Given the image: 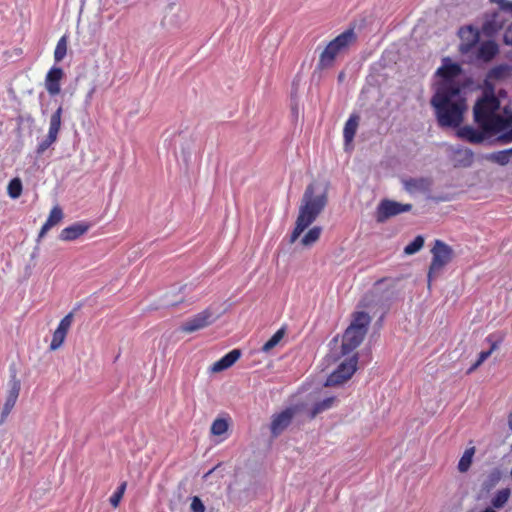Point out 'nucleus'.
<instances>
[{
  "instance_id": "nucleus-1",
  "label": "nucleus",
  "mask_w": 512,
  "mask_h": 512,
  "mask_svg": "<svg viewBox=\"0 0 512 512\" xmlns=\"http://www.w3.org/2000/svg\"><path fill=\"white\" fill-rule=\"evenodd\" d=\"M474 122L490 136L498 135L502 144L512 142V111L501 107L499 97L491 81L484 80L482 95L473 107Z\"/></svg>"
},
{
  "instance_id": "nucleus-2",
  "label": "nucleus",
  "mask_w": 512,
  "mask_h": 512,
  "mask_svg": "<svg viewBox=\"0 0 512 512\" xmlns=\"http://www.w3.org/2000/svg\"><path fill=\"white\" fill-rule=\"evenodd\" d=\"M431 105L435 108L437 121L441 127H457L462 122L466 106L461 92L459 94L446 91L435 92Z\"/></svg>"
},
{
  "instance_id": "nucleus-3",
  "label": "nucleus",
  "mask_w": 512,
  "mask_h": 512,
  "mask_svg": "<svg viewBox=\"0 0 512 512\" xmlns=\"http://www.w3.org/2000/svg\"><path fill=\"white\" fill-rule=\"evenodd\" d=\"M327 204L326 193L315 195L314 184L307 186L299 207L295 227L290 236V243H294L299 236L317 219Z\"/></svg>"
},
{
  "instance_id": "nucleus-4",
  "label": "nucleus",
  "mask_w": 512,
  "mask_h": 512,
  "mask_svg": "<svg viewBox=\"0 0 512 512\" xmlns=\"http://www.w3.org/2000/svg\"><path fill=\"white\" fill-rule=\"evenodd\" d=\"M370 322L371 317L364 311H358L353 314V319L343 335L341 345L343 355L349 354L362 343Z\"/></svg>"
},
{
  "instance_id": "nucleus-5",
  "label": "nucleus",
  "mask_w": 512,
  "mask_h": 512,
  "mask_svg": "<svg viewBox=\"0 0 512 512\" xmlns=\"http://www.w3.org/2000/svg\"><path fill=\"white\" fill-rule=\"evenodd\" d=\"M461 73L462 68L458 63H453L449 57L443 58L442 65L436 71V75L442 79L436 88V92L446 91L459 94L461 92L460 85L455 79Z\"/></svg>"
},
{
  "instance_id": "nucleus-6",
  "label": "nucleus",
  "mask_w": 512,
  "mask_h": 512,
  "mask_svg": "<svg viewBox=\"0 0 512 512\" xmlns=\"http://www.w3.org/2000/svg\"><path fill=\"white\" fill-rule=\"evenodd\" d=\"M355 34L352 29L346 30L328 43L320 54L318 68L325 69L332 66L336 56L345 49L353 40Z\"/></svg>"
},
{
  "instance_id": "nucleus-7",
  "label": "nucleus",
  "mask_w": 512,
  "mask_h": 512,
  "mask_svg": "<svg viewBox=\"0 0 512 512\" xmlns=\"http://www.w3.org/2000/svg\"><path fill=\"white\" fill-rule=\"evenodd\" d=\"M431 254L432 260L428 271L429 285L431 281L441 273L443 268L452 261L454 252L448 244L442 240L437 239L435 240L434 246L431 249Z\"/></svg>"
},
{
  "instance_id": "nucleus-8",
  "label": "nucleus",
  "mask_w": 512,
  "mask_h": 512,
  "mask_svg": "<svg viewBox=\"0 0 512 512\" xmlns=\"http://www.w3.org/2000/svg\"><path fill=\"white\" fill-rule=\"evenodd\" d=\"M63 108L60 105L56 111L51 115L49 120V129L48 133L44 139H42L37 147L36 153L37 155H42L48 148H50L58 139V133L61 128V118H62Z\"/></svg>"
},
{
  "instance_id": "nucleus-9",
  "label": "nucleus",
  "mask_w": 512,
  "mask_h": 512,
  "mask_svg": "<svg viewBox=\"0 0 512 512\" xmlns=\"http://www.w3.org/2000/svg\"><path fill=\"white\" fill-rule=\"evenodd\" d=\"M357 369V357L353 356L350 359L342 362L337 369L332 372L326 382L325 386H336L349 380Z\"/></svg>"
},
{
  "instance_id": "nucleus-10",
  "label": "nucleus",
  "mask_w": 512,
  "mask_h": 512,
  "mask_svg": "<svg viewBox=\"0 0 512 512\" xmlns=\"http://www.w3.org/2000/svg\"><path fill=\"white\" fill-rule=\"evenodd\" d=\"M412 209L411 204H401L392 200H382L376 209V221L379 223L385 222L387 219L408 212Z\"/></svg>"
},
{
  "instance_id": "nucleus-11",
  "label": "nucleus",
  "mask_w": 512,
  "mask_h": 512,
  "mask_svg": "<svg viewBox=\"0 0 512 512\" xmlns=\"http://www.w3.org/2000/svg\"><path fill=\"white\" fill-rule=\"evenodd\" d=\"M215 321L213 313L210 309H205L193 317L187 319L180 326V330L186 333H192L201 330Z\"/></svg>"
},
{
  "instance_id": "nucleus-12",
  "label": "nucleus",
  "mask_w": 512,
  "mask_h": 512,
  "mask_svg": "<svg viewBox=\"0 0 512 512\" xmlns=\"http://www.w3.org/2000/svg\"><path fill=\"white\" fill-rule=\"evenodd\" d=\"M458 35L461 39L459 51L462 54H468L471 52L479 42V30L472 25L461 27L458 31Z\"/></svg>"
},
{
  "instance_id": "nucleus-13",
  "label": "nucleus",
  "mask_w": 512,
  "mask_h": 512,
  "mask_svg": "<svg viewBox=\"0 0 512 512\" xmlns=\"http://www.w3.org/2000/svg\"><path fill=\"white\" fill-rule=\"evenodd\" d=\"M505 19L501 11L486 12L482 24V32L486 36H493L504 26Z\"/></svg>"
},
{
  "instance_id": "nucleus-14",
  "label": "nucleus",
  "mask_w": 512,
  "mask_h": 512,
  "mask_svg": "<svg viewBox=\"0 0 512 512\" xmlns=\"http://www.w3.org/2000/svg\"><path fill=\"white\" fill-rule=\"evenodd\" d=\"M295 408L289 407L272 417L270 429L273 436L280 435L291 423Z\"/></svg>"
},
{
  "instance_id": "nucleus-15",
  "label": "nucleus",
  "mask_w": 512,
  "mask_h": 512,
  "mask_svg": "<svg viewBox=\"0 0 512 512\" xmlns=\"http://www.w3.org/2000/svg\"><path fill=\"white\" fill-rule=\"evenodd\" d=\"M73 321V314L69 313L61 319L58 327L53 333L52 340L50 343L51 350H57L60 348L66 338L67 332L70 329Z\"/></svg>"
},
{
  "instance_id": "nucleus-16",
  "label": "nucleus",
  "mask_w": 512,
  "mask_h": 512,
  "mask_svg": "<svg viewBox=\"0 0 512 512\" xmlns=\"http://www.w3.org/2000/svg\"><path fill=\"white\" fill-rule=\"evenodd\" d=\"M10 382L11 387L2 409L0 424H2L6 420L7 416L10 414L13 407L15 406L21 388L20 381L16 379L15 374L12 376Z\"/></svg>"
},
{
  "instance_id": "nucleus-17",
  "label": "nucleus",
  "mask_w": 512,
  "mask_h": 512,
  "mask_svg": "<svg viewBox=\"0 0 512 512\" xmlns=\"http://www.w3.org/2000/svg\"><path fill=\"white\" fill-rule=\"evenodd\" d=\"M64 76L63 69L53 66L46 74L45 88L51 96L58 95L61 91L60 82Z\"/></svg>"
},
{
  "instance_id": "nucleus-18",
  "label": "nucleus",
  "mask_w": 512,
  "mask_h": 512,
  "mask_svg": "<svg viewBox=\"0 0 512 512\" xmlns=\"http://www.w3.org/2000/svg\"><path fill=\"white\" fill-rule=\"evenodd\" d=\"M457 135L458 137L472 144H481L484 142L487 136H490L488 132L482 130L481 128L477 129L469 125L461 127L457 131Z\"/></svg>"
},
{
  "instance_id": "nucleus-19",
  "label": "nucleus",
  "mask_w": 512,
  "mask_h": 512,
  "mask_svg": "<svg viewBox=\"0 0 512 512\" xmlns=\"http://www.w3.org/2000/svg\"><path fill=\"white\" fill-rule=\"evenodd\" d=\"M452 161L455 167H470L474 161V153L469 148L457 147L452 150Z\"/></svg>"
},
{
  "instance_id": "nucleus-20",
  "label": "nucleus",
  "mask_w": 512,
  "mask_h": 512,
  "mask_svg": "<svg viewBox=\"0 0 512 512\" xmlns=\"http://www.w3.org/2000/svg\"><path fill=\"white\" fill-rule=\"evenodd\" d=\"M499 53V47L493 40L484 41L477 49L476 58L482 62H490Z\"/></svg>"
},
{
  "instance_id": "nucleus-21",
  "label": "nucleus",
  "mask_w": 512,
  "mask_h": 512,
  "mask_svg": "<svg viewBox=\"0 0 512 512\" xmlns=\"http://www.w3.org/2000/svg\"><path fill=\"white\" fill-rule=\"evenodd\" d=\"M89 226L82 222L74 223L66 228H64L60 235L59 239L62 241H73L85 234L88 231Z\"/></svg>"
},
{
  "instance_id": "nucleus-22",
  "label": "nucleus",
  "mask_w": 512,
  "mask_h": 512,
  "mask_svg": "<svg viewBox=\"0 0 512 512\" xmlns=\"http://www.w3.org/2000/svg\"><path fill=\"white\" fill-rule=\"evenodd\" d=\"M240 356L241 351L239 349L231 350L212 365L211 371L221 372L228 369L240 358Z\"/></svg>"
},
{
  "instance_id": "nucleus-23",
  "label": "nucleus",
  "mask_w": 512,
  "mask_h": 512,
  "mask_svg": "<svg viewBox=\"0 0 512 512\" xmlns=\"http://www.w3.org/2000/svg\"><path fill=\"white\" fill-rule=\"evenodd\" d=\"M63 218V211L59 206H55L51 209L49 216L43 226L41 227V230L39 232L38 237L42 238L44 235L55 225H57Z\"/></svg>"
},
{
  "instance_id": "nucleus-24",
  "label": "nucleus",
  "mask_w": 512,
  "mask_h": 512,
  "mask_svg": "<svg viewBox=\"0 0 512 512\" xmlns=\"http://www.w3.org/2000/svg\"><path fill=\"white\" fill-rule=\"evenodd\" d=\"M358 123H359V116H357L355 114L350 115V117L346 121V123L344 125V129H343V137H344L345 145H348L353 141L356 131H357Z\"/></svg>"
},
{
  "instance_id": "nucleus-25",
  "label": "nucleus",
  "mask_w": 512,
  "mask_h": 512,
  "mask_svg": "<svg viewBox=\"0 0 512 512\" xmlns=\"http://www.w3.org/2000/svg\"><path fill=\"white\" fill-rule=\"evenodd\" d=\"M405 188L410 193L427 192L431 182L426 178H410L405 181Z\"/></svg>"
},
{
  "instance_id": "nucleus-26",
  "label": "nucleus",
  "mask_w": 512,
  "mask_h": 512,
  "mask_svg": "<svg viewBox=\"0 0 512 512\" xmlns=\"http://www.w3.org/2000/svg\"><path fill=\"white\" fill-rule=\"evenodd\" d=\"M502 478V471L500 468H494L492 469L481 485V492L482 493H489L501 480Z\"/></svg>"
},
{
  "instance_id": "nucleus-27",
  "label": "nucleus",
  "mask_w": 512,
  "mask_h": 512,
  "mask_svg": "<svg viewBox=\"0 0 512 512\" xmlns=\"http://www.w3.org/2000/svg\"><path fill=\"white\" fill-rule=\"evenodd\" d=\"M484 158L500 166H505L511 161L512 148L486 154Z\"/></svg>"
},
{
  "instance_id": "nucleus-28",
  "label": "nucleus",
  "mask_w": 512,
  "mask_h": 512,
  "mask_svg": "<svg viewBox=\"0 0 512 512\" xmlns=\"http://www.w3.org/2000/svg\"><path fill=\"white\" fill-rule=\"evenodd\" d=\"M335 402H336V397H334V396L327 397L319 402H316L313 405L312 409L310 410L309 417L311 419H313L318 414H320L326 410H329L330 408H332L334 406Z\"/></svg>"
},
{
  "instance_id": "nucleus-29",
  "label": "nucleus",
  "mask_w": 512,
  "mask_h": 512,
  "mask_svg": "<svg viewBox=\"0 0 512 512\" xmlns=\"http://www.w3.org/2000/svg\"><path fill=\"white\" fill-rule=\"evenodd\" d=\"M511 71V67L508 64H500L493 68H491L487 73V78L485 80L490 81L494 80H502L509 76Z\"/></svg>"
},
{
  "instance_id": "nucleus-30",
  "label": "nucleus",
  "mask_w": 512,
  "mask_h": 512,
  "mask_svg": "<svg viewBox=\"0 0 512 512\" xmlns=\"http://www.w3.org/2000/svg\"><path fill=\"white\" fill-rule=\"evenodd\" d=\"M321 232V227L314 226L313 228L309 229L308 232L302 237L301 244L305 247L312 246L320 238Z\"/></svg>"
},
{
  "instance_id": "nucleus-31",
  "label": "nucleus",
  "mask_w": 512,
  "mask_h": 512,
  "mask_svg": "<svg viewBox=\"0 0 512 512\" xmlns=\"http://www.w3.org/2000/svg\"><path fill=\"white\" fill-rule=\"evenodd\" d=\"M511 491L509 488H504L495 494V496L492 498L491 503L494 508H501L503 507L506 502L508 501L510 497Z\"/></svg>"
},
{
  "instance_id": "nucleus-32",
  "label": "nucleus",
  "mask_w": 512,
  "mask_h": 512,
  "mask_svg": "<svg viewBox=\"0 0 512 512\" xmlns=\"http://www.w3.org/2000/svg\"><path fill=\"white\" fill-rule=\"evenodd\" d=\"M22 189V181L20 178L16 177L10 180L7 187V193L12 199H17L21 196Z\"/></svg>"
},
{
  "instance_id": "nucleus-33",
  "label": "nucleus",
  "mask_w": 512,
  "mask_h": 512,
  "mask_svg": "<svg viewBox=\"0 0 512 512\" xmlns=\"http://www.w3.org/2000/svg\"><path fill=\"white\" fill-rule=\"evenodd\" d=\"M66 53H67V37L62 36L58 40L55 50H54L55 62H57V63L61 62L64 59V57L66 56Z\"/></svg>"
},
{
  "instance_id": "nucleus-34",
  "label": "nucleus",
  "mask_w": 512,
  "mask_h": 512,
  "mask_svg": "<svg viewBox=\"0 0 512 512\" xmlns=\"http://www.w3.org/2000/svg\"><path fill=\"white\" fill-rule=\"evenodd\" d=\"M285 333L284 328H280L278 331L274 333V335L266 342L261 348L262 352H269L271 349H273L283 338Z\"/></svg>"
},
{
  "instance_id": "nucleus-35",
  "label": "nucleus",
  "mask_w": 512,
  "mask_h": 512,
  "mask_svg": "<svg viewBox=\"0 0 512 512\" xmlns=\"http://www.w3.org/2000/svg\"><path fill=\"white\" fill-rule=\"evenodd\" d=\"M474 455V448L467 449L458 462V470L460 472H466L472 463Z\"/></svg>"
},
{
  "instance_id": "nucleus-36",
  "label": "nucleus",
  "mask_w": 512,
  "mask_h": 512,
  "mask_svg": "<svg viewBox=\"0 0 512 512\" xmlns=\"http://www.w3.org/2000/svg\"><path fill=\"white\" fill-rule=\"evenodd\" d=\"M424 245V238L421 235H418L414 238V240L409 243L404 248V254L406 255H413L417 253Z\"/></svg>"
},
{
  "instance_id": "nucleus-37",
  "label": "nucleus",
  "mask_w": 512,
  "mask_h": 512,
  "mask_svg": "<svg viewBox=\"0 0 512 512\" xmlns=\"http://www.w3.org/2000/svg\"><path fill=\"white\" fill-rule=\"evenodd\" d=\"M228 430V422L225 419L217 418L211 425V433L216 436L224 434Z\"/></svg>"
},
{
  "instance_id": "nucleus-38",
  "label": "nucleus",
  "mask_w": 512,
  "mask_h": 512,
  "mask_svg": "<svg viewBox=\"0 0 512 512\" xmlns=\"http://www.w3.org/2000/svg\"><path fill=\"white\" fill-rule=\"evenodd\" d=\"M126 487H127V483H126V482H122V483L118 486L117 490H116V491L113 493V495L110 497L109 502H110V504H111L114 508H116V507L119 505V503H120V501H121V499H122V497H123V495H124V492H125V490H126Z\"/></svg>"
},
{
  "instance_id": "nucleus-39",
  "label": "nucleus",
  "mask_w": 512,
  "mask_h": 512,
  "mask_svg": "<svg viewBox=\"0 0 512 512\" xmlns=\"http://www.w3.org/2000/svg\"><path fill=\"white\" fill-rule=\"evenodd\" d=\"M496 348V344H492L491 348L487 351H481L478 355L477 361L469 368L468 373H471L476 368H478L493 352V350Z\"/></svg>"
},
{
  "instance_id": "nucleus-40",
  "label": "nucleus",
  "mask_w": 512,
  "mask_h": 512,
  "mask_svg": "<svg viewBox=\"0 0 512 512\" xmlns=\"http://www.w3.org/2000/svg\"><path fill=\"white\" fill-rule=\"evenodd\" d=\"M190 509L191 512H205V505L198 496H193L191 498Z\"/></svg>"
},
{
  "instance_id": "nucleus-41",
  "label": "nucleus",
  "mask_w": 512,
  "mask_h": 512,
  "mask_svg": "<svg viewBox=\"0 0 512 512\" xmlns=\"http://www.w3.org/2000/svg\"><path fill=\"white\" fill-rule=\"evenodd\" d=\"M490 2L498 4L501 12L505 11L512 14V2L506 0H490Z\"/></svg>"
},
{
  "instance_id": "nucleus-42",
  "label": "nucleus",
  "mask_w": 512,
  "mask_h": 512,
  "mask_svg": "<svg viewBox=\"0 0 512 512\" xmlns=\"http://www.w3.org/2000/svg\"><path fill=\"white\" fill-rule=\"evenodd\" d=\"M503 38L505 44L512 46V23L505 30Z\"/></svg>"
},
{
  "instance_id": "nucleus-43",
  "label": "nucleus",
  "mask_w": 512,
  "mask_h": 512,
  "mask_svg": "<svg viewBox=\"0 0 512 512\" xmlns=\"http://www.w3.org/2000/svg\"><path fill=\"white\" fill-rule=\"evenodd\" d=\"M96 92V85H93L90 90L88 91V93L86 94V97H85V106H88L90 105L91 101H92V98H93V95L95 94Z\"/></svg>"
},
{
  "instance_id": "nucleus-44",
  "label": "nucleus",
  "mask_w": 512,
  "mask_h": 512,
  "mask_svg": "<svg viewBox=\"0 0 512 512\" xmlns=\"http://www.w3.org/2000/svg\"><path fill=\"white\" fill-rule=\"evenodd\" d=\"M508 425L509 428L512 430V412L508 416Z\"/></svg>"
},
{
  "instance_id": "nucleus-45",
  "label": "nucleus",
  "mask_w": 512,
  "mask_h": 512,
  "mask_svg": "<svg viewBox=\"0 0 512 512\" xmlns=\"http://www.w3.org/2000/svg\"><path fill=\"white\" fill-rule=\"evenodd\" d=\"M215 469H216V468L214 467V468H212L211 470H209V471L204 475V478H207L208 476H210V475L214 472V470H215Z\"/></svg>"
},
{
  "instance_id": "nucleus-46",
  "label": "nucleus",
  "mask_w": 512,
  "mask_h": 512,
  "mask_svg": "<svg viewBox=\"0 0 512 512\" xmlns=\"http://www.w3.org/2000/svg\"><path fill=\"white\" fill-rule=\"evenodd\" d=\"M482 512H495V510L491 507H488L485 510H483Z\"/></svg>"
},
{
  "instance_id": "nucleus-47",
  "label": "nucleus",
  "mask_w": 512,
  "mask_h": 512,
  "mask_svg": "<svg viewBox=\"0 0 512 512\" xmlns=\"http://www.w3.org/2000/svg\"><path fill=\"white\" fill-rule=\"evenodd\" d=\"M504 94H505V91H504V90H500V91L498 92V96H501V95H504Z\"/></svg>"
}]
</instances>
